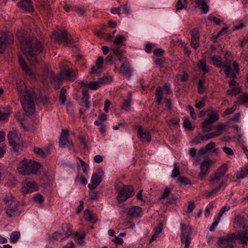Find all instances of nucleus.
I'll use <instances>...</instances> for the list:
<instances>
[{
	"instance_id": "f257e3e1",
	"label": "nucleus",
	"mask_w": 248,
	"mask_h": 248,
	"mask_svg": "<svg viewBox=\"0 0 248 248\" xmlns=\"http://www.w3.org/2000/svg\"><path fill=\"white\" fill-rule=\"evenodd\" d=\"M21 42V49L28 60L31 64L36 65L38 63L36 56L42 52L43 47L41 42L35 38L30 37L19 38Z\"/></svg>"
},
{
	"instance_id": "f03ea898",
	"label": "nucleus",
	"mask_w": 248,
	"mask_h": 248,
	"mask_svg": "<svg viewBox=\"0 0 248 248\" xmlns=\"http://www.w3.org/2000/svg\"><path fill=\"white\" fill-rule=\"evenodd\" d=\"M16 88L25 112L29 115L33 114L35 112L33 93H30L26 90L25 83L23 80L17 82Z\"/></svg>"
},
{
	"instance_id": "7ed1b4c3",
	"label": "nucleus",
	"mask_w": 248,
	"mask_h": 248,
	"mask_svg": "<svg viewBox=\"0 0 248 248\" xmlns=\"http://www.w3.org/2000/svg\"><path fill=\"white\" fill-rule=\"evenodd\" d=\"M40 167L39 163L25 158L18 164L17 170L20 174L29 175L35 174Z\"/></svg>"
},
{
	"instance_id": "20e7f679",
	"label": "nucleus",
	"mask_w": 248,
	"mask_h": 248,
	"mask_svg": "<svg viewBox=\"0 0 248 248\" xmlns=\"http://www.w3.org/2000/svg\"><path fill=\"white\" fill-rule=\"evenodd\" d=\"M115 188L117 192V200L119 203L124 202L134 195V189L130 185H124L120 181L115 183Z\"/></svg>"
},
{
	"instance_id": "39448f33",
	"label": "nucleus",
	"mask_w": 248,
	"mask_h": 248,
	"mask_svg": "<svg viewBox=\"0 0 248 248\" xmlns=\"http://www.w3.org/2000/svg\"><path fill=\"white\" fill-rule=\"evenodd\" d=\"M215 66L219 68H224V71L227 77H229L231 73V62L226 60L224 62L222 61V58L220 56L213 55L210 58Z\"/></svg>"
},
{
	"instance_id": "423d86ee",
	"label": "nucleus",
	"mask_w": 248,
	"mask_h": 248,
	"mask_svg": "<svg viewBox=\"0 0 248 248\" xmlns=\"http://www.w3.org/2000/svg\"><path fill=\"white\" fill-rule=\"evenodd\" d=\"M180 227L181 230L180 234L181 242L185 243L184 248H189L191 241V228L189 225L183 223H181Z\"/></svg>"
},
{
	"instance_id": "0eeeda50",
	"label": "nucleus",
	"mask_w": 248,
	"mask_h": 248,
	"mask_svg": "<svg viewBox=\"0 0 248 248\" xmlns=\"http://www.w3.org/2000/svg\"><path fill=\"white\" fill-rule=\"evenodd\" d=\"M53 34L56 41L63 43L65 45H69L74 43L73 39L65 30L55 31Z\"/></svg>"
},
{
	"instance_id": "6e6552de",
	"label": "nucleus",
	"mask_w": 248,
	"mask_h": 248,
	"mask_svg": "<svg viewBox=\"0 0 248 248\" xmlns=\"http://www.w3.org/2000/svg\"><path fill=\"white\" fill-rule=\"evenodd\" d=\"M9 145L15 151L18 152L22 145V140L15 130L10 131L8 134Z\"/></svg>"
},
{
	"instance_id": "1a4fd4ad",
	"label": "nucleus",
	"mask_w": 248,
	"mask_h": 248,
	"mask_svg": "<svg viewBox=\"0 0 248 248\" xmlns=\"http://www.w3.org/2000/svg\"><path fill=\"white\" fill-rule=\"evenodd\" d=\"M104 174V171L101 168L98 169L96 172L93 174L91 180V183L88 185V187L91 190L94 189L101 183Z\"/></svg>"
},
{
	"instance_id": "9d476101",
	"label": "nucleus",
	"mask_w": 248,
	"mask_h": 248,
	"mask_svg": "<svg viewBox=\"0 0 248 248\" xmlns=\"http://www.w3.org/2000/svg\"><path fill=\"white\" fill-rule=\"evenodd\" d=\"M13 37L9 31L0 32V53L4 52L6 46L13 41Z\"/></svg>"
},
{
	"instance_id": "9b49d317",
	"label": "nucleus",
	"mask_w": 248,
	"mask_h": 248,
	"mask_svg": "<svg viewBox=\"0 0 248 248\" xmlns=\"http://www.w3.org/2000/svg\"><path fill=\"white\" fill-rule=\"evenodd\" d=\"M228 170V166L226 164L222 165L215 172L210 176L209 183L211 185H214L218 182L222 176H223Z\"/></svg>"
},
{
	"instance_id": "f8f14e48",
	"label": "nucleus",
	"mask_w": 248,
	"mask_h": 248,
	"mask_svg": "<svg viewBox=\"0 0 248 248\" xmlns=\"http://www.w3.org/2000/svg\"><path fill=\"white\" fill-rule=\"evenodd\" d=\"M62 232L61 233L55 232L52 235V237L55 240L61 239V241L69 237L72 233V230L70 229L69 225L65 223L62 225Z\"/></svg>"
},
{
	"instance_id": "ddd939ff",
	"label": "nucleus",
	"mask_w": 248,
	"mask_h": 248,
	"mask_svg": "<svg viewBox=\"0 0 248 248\" xmlns=\"http://www.w3.org/2000/svg\"><path fill=\"white\" fill-rule=\"evenodd\" d=\"M234 237V234H232L230 236L220 238L218 241L219 248H233Z\"/></svg>"
},
{
	"instance_id": "4468645a",
	"label": "nucleus",
	"mask_w": 248,
	"mask_h": 248,
	"mask_svg": "<svg viewBox=\"0 0 248 248\" xmlns=\"http://www.w3.org/2000/svg\"><path fill=\"white\" fill-rule=\"evenodd\" d=\"M226 126V124L223 123H219L215 127L216 129V131L208 133L204 136H202L201 137V140L203 141H207L210 139L221 135L223 133L224 127Z\"/></svg>"
},
{
	"instance_id": "2eb2a0df",
	"label": "nucleus",
	"mask_w": 248,
	"mask_h": 248,
	"mask_svg": "<svg viewBox=\"0 0 248 248\" xmlns=\"http://www.w3.org/2000/svg\"><path fill=\"white\" fill-rule=\"evenodd\" d=\"M69 136L67 130L62 129L61 137L59 140V146L61 148L67 147L71 150L73 143L68 140Z\"/></svg>"
},
{
	"instance_id": "dca6fc26",
	"label": "nucleus",
	"mask_w": 248,
	"mask_h": 248,
	"mask_svg": "<svg viewBox=\"0 0 248 248\" xmlns=\"http://www.w3.org/2000/svg\"><path fill=\"white\" fill-rule=\"evenodd\" d=\"M37 185L34 182L25 180L22 183L21 192L24 194L31 193L37 190Z\"/></svg>"
},
{
	"instance_id": "f3484780",
	"label": "nucleus",
	"mask_w": 248,
	"mask_h": 248,
	"mask_svg": "<svg viewBox=\"0 0 248 248\" xmlns=\"http://www.w3.org/2000/svg\"><path fill=\"white\" fill-rule=\"evenodd\" d=\"M219 119L218 114L217 113L212 112L208 117V119L202 123V128L204 131L211 130L209 125L217 121Z\"/></svg>"
},
{
	"instance_id": "a211bd4d",
	"label": "nucleus",
	"mask_w": 248,
	"mask_h": 248,
	"mask_svg": "<svg viewBox=\"0 0 248 248\" xmlns=\"http://www.w3.org/2000/svg\"><path fill=\"white\" fill-rule=\"evenodd\" d=\"M6 213L9 217H12L19 214L18 203L16 201H10L9 204L7 207Z\"/></svg>"
},
{
	"instance_id": "6ab92c4d",
	"label": "nucleus",
	"mask_w": 248,
	"mask_h": 248,
	"mask_svg": "<svg viewBox=\"0 0 248 248\" xmlns=\"http://www.w3.org/2000/svg\"><path fill=\"white\" fill-rule=\"evenodd\" d=\"M211 161L210 160L203 161L200 166V172L199 177L200 180H202L207 175L208 170L211 166Z\"/></svg>"
},
{
	"instance_id": "aec40b11",
	"label": "nucleus",
	"mask_w": 248,
	"mask_h": 248,
	"mask_svg": "<svg viewBox=\"0 0 248 248\" xmlns=\"http://www.w3.org/2000/svg\"><path fill=\"white\" fill-rule=\"evenodd\" d=\"M123 62L120 67V73L125 75L126 77H130L131 76V71L130 69V64L127 58L122 57Z\"/></svg>"
},
{
	"instance_id": "412c9836",
	"label": "nucleus",
	"mask_w": 248,
	"mask_h": 248,
	"mask_svg": "<svg viewBox=\"0 0 248 248\" xmlns=\"http://www.w3.org/2000/svg\"><path fill=\"white\" fill-rule=\"evenodd\" d=\"M191 46L195 49L199 46L200 33L197 29H194L191 32Z\"/></svg>"
},
{
	"instance_id": "4be33fe9",
	"label": "nucleus",
	"mask_w": 248,
	"mask_h": 248,
	"mask_svg": "<svg viewBox=\"0 0 248 248\" xmlns=\"http://www.w3.org/2000/svg\"><path fill=\"white\" fill-rule=\"evenodd\" d=\"M116 56L119 61H122V51L118 48H110V52L106 58L107 63L111 62H112L113 55Z\"/></svg>"
},
{
	"instance_id": "5701e85b",
	"label": "nucleus",
	"mask_w": 248,
	"mask_h": 248,
	"mask_svg": "<svg viewBox=\"0 0 248 248\" xmlns=\"http://www.w3.org/2000/svg\"><path fill=\"white\" fill-rule=\"evenodd\" d=\"M137 137L142 141H147V142H150L151 140V136L150 133L148 132H144L143 128L141 125L138 127Z\"/></svg>"
},
{
	"instance_id": "b1692460",
	"label": "nucleus",
	"mask_w": 248,
	"mask_h": 248,
	"mask_svg": "<svg viewBox=\"0 0 248 248\" xmlns=\"http://www.w3.org/2000/svg\"><path fill=\"white\" fill-rule=\"evenodd\" d=\"M18 5L22 9L28 12H32L33 11L32 3L31 0H21Z\"/></svg>"
},
{
	"instance_id": "393cba45",
	"label": "nucleus",
	"mask_w": 248,
	"mask_h": 248,
	"mask_svg": "<svg viewBox=\"0 0 248 248\" xmlns=\"http://www.w3.org/2000/svg\"><path fill=\"white\" fill-rule=\"evenodd\" d=\"M216 146V143L211 141L206 144L205 147H202L198 151L199 155H202L207 154L211 153L212 151Z\"/></svg>"
},
{
	"instance_id": "a878e982",
	"label": "nucleus",
	"mask_w": 248,
	"mask_h": 248,
	"mask_svg": "<svg viewBox=\"0 0 248 248\" xmlns=\"http://www.w3.org/2000/svg\"><path fill=\"white\" fill-rule=\"evenodd\" d=\"M62 75L65 76V78L70 81H74L77 77V73L72 69H68L62 73Z\"/></svg>"
},
{
	"instance_id": "bb28decb",
	"label": "nucleus",
	"mask_w": 248,
	"mask_h": 248,
	"mask_svg": "<svg viewBox=\"0 0 248 248\" xmlns=\"http://www.w3.org/2000/svg\"><path fill=\"white\" fill-rule=\"evenodd\" d=\"M196 7L200 8L203 14H207L209 10V6L204 0H195Z\"/></svg>"
},
{
	"instance_id": "cd10ccee",
	"label": "nucleus",
	"mask_w": 248,
	"mask_h": 248,
	"mask_svg": "<svg viewBox=\"0 0 248 248\" xmlns=\"http://www.w3.org/2000/svg\"><path fill=\"white\" fill-rule=\"evenodd\" d=\"M141 208L139 206H134L129 209L127 214L131 217H137L141 215Z\"/></svg>"
},
{
	"instance_id": "c85d7f7f",
	"label": "nucleus",
	"mask_w": 248,
	"mask_h": 248,
	"mask_svg": "<svg viewBox=\"0 0 248 248\" xmlns=\"http://www.w3.org/2000/svg\"><path fill=\"white\" fill-rule=\"evenodd\" d=\"M84 218L88 221H90L92 223H95L97 220L96 216L92 214L89 210L86 209L84 212Z\"/></svg>"
},
{
	"instance_id": "c756f323",
	"label": "nucleus",
	"mask_w": 248,
	"mask_h": 248,
	"mask_svg": "<svg viewBox=\"0 0 248 248\" xmlns=\"http://www.w3.org/2000/svg\"><path fill=\"white\" fill-rule=\"evenodd\" d=\"M237 237L244 245H247L248 244V232L246 231L241 232L238 233Z\"/></svg>"
},
{
	"instance_id": "7c9ffc66",
	"label": "nucleus",
	"mask_w": 248,
	"mask_h": 248,
	"mask_svg": "<svg viewBox=\"0 0 248 248\" xmlns=\"http://www.w3.org/2000/svg\"><path fill=\"white\" fill-rule=\"evenodd\" d=\"M19 62L22 70L24 71L26 75L28 76L32 75L31 70L27 65L25 60L21 57H19Z\"/></svg>"
},
{
	"instance_id": "2f4dec72",
	"label": "nucleus",
	"mask_w": 248,
	"mask_h": 248,
	"mask_svg": "<svg viewBox=\"0 0 248 248\" xmlns=\"http://www.w3.org/2000/svg\"><path fill=\"white\" fill-rule=\"evenodd\" d=\"M81 84L82 86L88 87L93 90L97 89L99 87L100 85H101L98 81L95 82L92 81L88 83L81 82Z\"/></svg>"
},
{
	"instance_id": "473e14b6",
	"label": "nucleus",
	"mask_w": 248,
	"mask_h": 248,
	"mask_svg": "<svg viewBox=\"0 0 248 248\" xmlns=\"http://www.w3.org/2000/svg\"><path fill=\"white\" fill-rule=\"evenodd\" d=\"M10 114V110L8 108H0V121L5 120Z\"/></svg>"
},
{
	"instance_id": "72a5a7b5",
	"label": "nucleus",
	"mask_w": 248,
	"mask_h": 248,
	"mask_svg": "<svg viewBox=\"0 0 248 248\" xmlns=\"http://www.w3.org/2000/svg\"><path fill=\"white\" fill-rule=\"evenodd\" d=\"M82 94H83V98L82 100L84 102L86 107L87 108H89L90 107V103L89 101V99L90 97V96L89 94L88 91L86 90H82Z\"/></svg>"
},
{
	"instance_id": "f704fd0d",
	"label": "nucleus",
	"mask_w": 248,
	"mask_h": 248,
	"mask_svg": "<svg viewBox=\"0 0 248 248\" xmlns=\"http://www.w3.org/2000/svg\"><path fill=\"white\" fill-rule=\"evenodd\" d=\"M20 237V233L19 232L15 231L12 232L10 236V242L12 243H16Z\"/></svg>"
},
{
	"instance_id": "c9c22d12",
	"label": "nucleus",
	"mask_w": 248,
	"mask_h": 248,
	"mask_svg": "<svg viewBox=\"0 0 248 248\" xmlns=\"http://www.w3.org/2000/svg\"><path fill=\"white\" fill-rule=\"evenodd\" d=\"M131 102H132V98L131 95L129 96L128 98H127L126 100H124L123 104L121 106V108L122 109L124 110L125 111H128L129 108L130 107V106L131 105Z\"/></svg>"
},
{
	"instance_id": "e433bc0d",
	"label": "nucleus",
	"mask_w": 248,
	"mask_h": 248,
	"mask_svg": "<svg viewBox=\"0 0 248 248\" xmlns=\"http://www.w3.org/2000/svg\"><path fill=\"white\" fill-rule=\"evenodd\" d=\"M198 67L202 70L203 75L210 71L209 68L207 66L206 63L203 61H200L198 64Z\"/></svg>"
},
{
	"instance_id": "4c0bfd02",
	"label": "nucleus",
	"mask_w": 248,
	"mask_h": 248,
	"mask_svg": "<svg viewBox=\"0 0 248 248\" xmlns=\"http://www.w3.org/2000/svg\"><path fill=\"white\" fill-rule=\"evenodd\" d=\"M183 126L184 127L188 130L192 131L193 130L194 128L192 126L189 120V119L187 117L183 118Z\"/></svg>"
},
{
	"instance_id": "58836bf2",
	"label": "nucleus",
	"mask_w": 248,
	"mask_h": 248,
	"mask_svg": "<svg viewBox=\"0 0 248 248\" xmlns=\"http://www.w3.org/2000/svg\"><path fill=\"white\" fill-rule=\"evenodd\" d=\"M241 92V89L238 86L232 88L227 91V93L229 95H236Z\"/></svg>"
},
{
	"instance_id": "ea45409f",
	"label": "nucleus",
	"mask_w": 248,
	"mask_h": 248,
	"mask_svg": "<svg viewBox=\"0 0 248 248\" xmlns=\"http://www.w3.org/2000/svg\"><path fill=\"white\" fill-rule=\"evenodd\" d=\"M66 90L65 87H63L60 92V98L62 104H63L65 103L66 101Z\"/></svg>"
},
{
	"instance_id": "a19ab883",
	"label": "nucleus",
	"mask_w": 248,
	"mask_h": 248,
	"mask_svg": "<svg viewBox=\"0 0 248 248\" xmlns=\"http://www.w3.org/2000/svg\"><path fill=\"white\" fill-rule=\"evenodd\" d=\"M177 162H175L173 164L174 169L172 170L171 176L172 178H176L179 176L180 174L179 169L177 167Z\"/></svg>"
},
{
	"instance_id": "79ce46f5",
	"label": "nucleus",
	"mask_w": 248,
	"mask_h": 248,
	"mask_svg": "<svg viewBox=\"0 0 248 248\" xmlns=\"http://www.w3.org/2000/svg\"><path fill=\"white\" fill-rule=\"evenodd\" d=\"M119 8H120L121 14L124 13L125 15H128L130 13V8L127 4L121 5Z\"/></svg>"
},
{
	"instance_id": "37998d69",
	"label": "nucleus",
	"mask_w": 248,
	"mask_h": 248,
	"mask_svg": "<svg viewBox=\"0 0 248 248\" xmlns=\"http://www.w3.org/2000/svg\"><path fill=\"white\" fill-rule=\"evenodd\" d=\"M112 81V78L110 77H106L102 78H100L98 79V81L100 84H108L110 83Z\"/></svg>"
},
{
	"instance_id": "c03bdc74",
	"label": "nucleus",
	"mask_w": 248,
	"mask_h": 248,
	"mask_svg": "<svg viewBox=\"0 0 248 248\" xmlns=\"http://www.w3.org/2000/svg\"><path fill=\"white\" fill-rule=\"evenodd\" d=\"M178 181L181 185L184 186L188 185L190 184V180L187 177L185 176H180L178 178Z\"/></svg>"
},
{
	"instance_id": "a18cd8bd",
	"label": "nucleus",
	"mask_w": 248,
	"mask_h": 248,
	"mask_svg": "<svg viewBox=\"0 0 248 248\" xmlns=\"http://www.w3.org/2000/svg\"><path fill=\"white\" fill-rule=\"evenodd\" d=\"M125 40V38L122 35L116 37L114 41L115 45H119Z\"/></svg>"
},
{
	"instance_id": "49530a36",
	"label": "nucleus",
	"mask_w": 248,
	"mask_h": 248,
	"mask_svg": "<svg viewBox=\"0 0 248 248\" xmlns=\"http://www.w3.org/2000/svg\"><path fill=\"white\" fill-rule=\"evenodd\" d=\"M66 109H67V111L69 115H70L71 116L74 115V105L73 104H72L71 103H68L66 106Z\"/></svg>"
},
{
	"instance_id": "de8ad7c7",
	"label": "nucleus",
	"mask_w": 248,
	"mask_h": 248,
	"mask_svg": "<svg viewBox=\"0 0 248 248\" xmlns=\"http://www.w3.org/2000/svg\"><path fill=\"white\" fill-rule=\"evenodd\" d=\"M240 103L246 106L248 104V93H246L240 98Z\"/></svg>"
},
{
	"instance_id": "09e8293b",
	"label": "nucleus",
	"mask_w": 248,
	"mask_h": 248,
	"mask_svg": "<svg viewBox=\"0 0 248 248\" xmlns=\"http://www.w3.org/2000/svg\"><path fill=\"white\" fill-rule=\"evenodd\" d=\"M170 193V189L168 187H166L164 191L162 192L161 195L160 196V199H165L166 197H168L169 194Z\"/></svg>"
},
{
	"instance_id": "8fccbe9b",
	"label": "nucleus",
	"mask_w": 248,
	"mask_h": 248,
	"mask_svg": "<svg viewBox=\"0 0 248 248\" xmlns=\"http://www.w3.org/2000/svg\"><path fill=\"white\" fill-rule=\"evenodd\" d=\"M247 171L242 170L239 172H237L236 174V177L237 179H243L245 178L247 176Z\"/></svg>"
},
{
	"instance_id": "3c124183",
	"label": "nucleus",
	"mask_w": 248,
	"mask_h": 248,
	"mask_svg": "<svg viewBox=\"0 0 248 248\" xmlns=\"http://www.w3.org/2000/svg\"><path fill=\"white\" fill-rule=\"evenodd\" d=\"M187 109L189 111L190 114L194 120H195L197 118V115L195 112L194 109L192 106L188 105L187 106Z\"/></svg>"
},
{
	"instance_id": "603ef678",
	"label": "nucleus",
	"mask_w": 248,
	"mask_h": 248,
	"mask_svg": "<svg viewBox=\"0 0 248 248\" xmlns=\"http://www.w3.org/2000/svg\"><path fill=\"white\" fill-rule=\"evenodd\" d=\"M176 11L180 10L183 9H186V6L183 5L181 0H178L176 4Z\"/></svg>"
},
{
	"instance_id": "864d4df0",
	"label": "nucleus",
	"mask_w": 248,
	"mask_h": 248,
	"mask_svg": "<svg viewBox=\"0 0 248 248\" xmlns=\"http://www.w3.org/2000/svg\"><path fill=\"white\" fill-rule=\"evenodd\" d=\"M75 236L77 238L78 242L79 244H82L84 242V239L85 237V234L79 235L78 232H76L75 233Z\"/></svg>"
},
{
	"instance_id": "5fc2aeb1",
	"label": "nucleus",
	"mask_w": 248,
	"mask_h": 248,
	"mask_svg": "<svg viewBox=\"0 0 248 248\" xmlns=\"http://www.w3.org/2000/svg\"><path fill=\"white\" fill-rule=\"evenodd\" d=\"M223 152L228 155H234L233 150L229 147H223L222 148Z\"/></svg>"
},
{
	"instance_id": "6e6d98bb",
	"label": "nucleus",
	"mask_w": 248,
	"mask_h": 248,
	"mask_svg": "<svg viewBox=\"0 0 248 248\" xmlns=\"http://www.w3.org/2000/svg\"><path fill=\"white\" fill-rule=\"evenodd\" d=\"M72 10H74V11H76L79 15H82L85 13V10L83 8L78 7V6H73Z\"/></svg>"
},
{
	"instance_id": "4d7b16f0",
	"label": "nucleus",
	"mask_w": 248,
	"mask_h": 248,
	"mask_svg": "<svg viewBox=\"0 0 248 248\" xmlns=\"http://www.w3.org/2000/svg\"><path fill=\"white\" fill-rule=\"evenodd\" d=\"M33 151L35 153L40 155L42 157H44L45 156V152L42 149L34 147L33 149Z\"/></svg>"
},
{
	"instance_id": "13d9d810",
	"label": "nucleus",
	"mask_w": 248,
	"mask_h": 248,
	"mask_svg": "<svg viewBox=\"0 0 248 248\" xmlns=\"http://www.w3.org/2000/svg\"><path fill=\"white\" fill-rule=\"evenodd\" d=\"M34 200L39 203H42L44 200L43 196L39 193H37L34 195Z\"/></svg>"
},
{
	"instance_id": "bf43d9fd",
	"label": "nucleus",
	"mask_w": 248,
	"mask_h": 248,
	"mask_svg": "<svg viewBox=\"0 0 248 248\" xmlns=\"http://www.w3.org/2000/svg\"><path fill=\"white\" fill-rule=\"evenodd\" d=\"M206 97L203 98L202 100L199 101L198 103H196L195 105V107L199 109H201L202 108H203L205 106V100Z\"/></svg>"
},
{
	"instance_id": "052dcab7",
	"label": "nucleus",
	"mask_w": 248,
	"mask_h": 248,
	"mask_svg": "<svg viewBox=\"0 0 248 248\" xmlns=\"http://www.w3.org/2000/svg\"><path fill=\"white\" fill-rule=\"evenodd\" d=\"M104 62V59L102 56H99L96 61V66L98 68H101Z\"/></svg>"
},
{
	"instance_id": "680f3d73",
	"label": "nucleus",
	"mask_w": 248,
	"mask_h": 248,
	"mask_svg": "<svg viewBox=\"0 0 248 248\" xmlns=\"http://www.w3.org/2000/svg\"><path fill=\"white\" fill-rule=\"evenodd\" d=\"M162 230V225L160 223L158 226H156L154 228V233L158 235L161 232Z\"/></svg>"
},
{
	"instance_id": "e2e57ef3",
	"label": "nucleus",
	"mask_w": 248,
	"mask_h": 248,
	"mask_svg": "<svg viewBox=\"0 0 248 248\" xmlns=\"http://www.w3.org/2000/svg\"><path fill=\"white\" fill-rule=\"evenodd\" d=\"M236 108L233 106L231 108H227L225 110V111L224 112V114L225 115H230L235 110Z\"/></svg>"
},
{
	"instance_id": "0e129e2a",
	"label": "nucleus",
	"mask_w": 248,
	"mask_h": 248,
	"mask_svg": "<svg viewBox=\"0 0 248 248\" xmlns=\"http://www.w3.org/2000/svg\"><path fill=\"white\" fill-rule=\"evenodd\" d=\"M110 102L109 100L108 99H107L105 100V104H104V111L106 112V113H108V109H109V106L110 105Z\"/></svg>"
},
{
	"instance_id": "69168bd1",
	"label": "nucleus",
	"mask_w": 248,
	"mask_h": 248,
	"mask_svg": "<svg viewBox=\"0 0 248 248\" xmlns=\"http://www.w3.org/2000/svg\"><path fill=\"white\" fill-rule=\"evenodd\" d=\"M7 151L6 146L0 147V158H2Z\"/></svg>"
},
{
	"instance_id": "338daca9",
	"label": "nucleus",
	"mask_w": 248,
	"mask_h": 248,
	"mask_svg": "<svg viewBox=\"0 0 248 248\" xmlns=\"http://www.w3.org/2000/svg\"><path fill=\"white\" fill-rule=\"evenodd\" d=\"M156 97L162 98V90L160 86H158L156 89Z\"/></svg>"
},
{
	"instance_id": "774afa93",
	"label": "nucleus",
	"mask_w": 248,
	"mask_h": 248,
	"mask_svg": "<svg viewBox=\"0 0 248 248\" xmlns=\"http://www.w3.org/2000/svg\"><path fill=\"white\" fill-rule=\"evenodd\" d=\"M164 53V51L160 48H155L154 50V54L156 56H161Z\"/></svg>"
}]
</instances>
